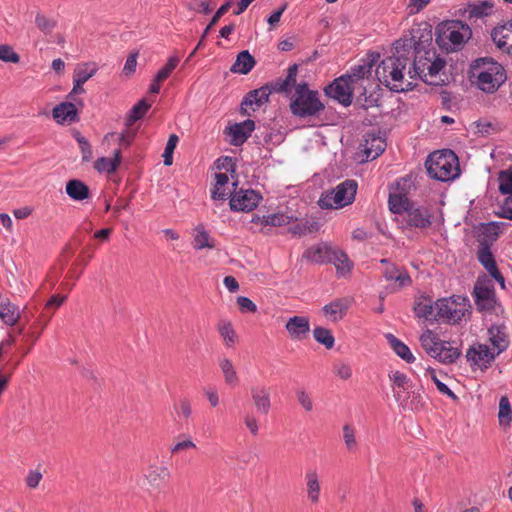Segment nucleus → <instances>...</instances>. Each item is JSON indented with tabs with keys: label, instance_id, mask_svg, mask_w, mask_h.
<instances>
[{
	"label": "nucleus",
	"instance_id": "c03bdc74",
	"mask_svg": "<svg viewBox=\"0 0 512 512\" xmlns=\"http://www.w3.org/2000/svg\"><path fill=\"white\" fill-rule=\"evenodd\" d=\"M498 420L499 424L503 427H508L512 421V409L507 396H502L500 398Z\"/></svg>",
	"mask_w": 512,
	"mask_h": 512
},
{
	"label": "nucleus",
	"instance_id": "dca6fc26",
	"mask_svg": "<svg viewBox=\"0 0 512 512\" xmlns=\"http://www.w3.org/2000/svg\"><path fill=\"white\" fill-rule=\"evenodd\" d=\"M372 66V63L369 62L357 65L352 67L350 72L345 75L361 95L366 94L367 83L370 82L372 76Z\"/></svg>",
	"mask_w": 512,
	"mask_h": 512
},
{
	"label": "nucleus",
	"instance_id": "bf43d9fd",
	"mask_svg": "<svg viewBox=\"0 0 512 512\" xmlns=\"http://www.w3.org/2000/svg\"><path fill=\"white\" fill-rule=\"evenodd\" d=\"M243 422L252 436H257L259 433V421L252 413H246L243 416Z\"/></svg>",
	"mask_w": 512,
	"mask_h": 512
},
{
	"label": "nucleus",
	"instance_id": "37998d69",
	"mask_svg": "<svg viewBox=\"0 0 512 512\" xmlns=\"http://www.w3.org/2000/svg\"><path fill=\"white\" fill-rule=\"evenodd\" d=\"M297 217L293 214L289 215L287 213H272L265 215V219L263 220L265 222V225H270L274 227H281L288 224L293 223V221H296Z\"/></svg>",
	"mask_w": 512,
	"mask_h": 512
},
{
	"label": "nucleus",
	"instance_id": "e2e57ef3",
	"mask_svg": "<svg viewBox=\"0 0 512 512\" xmlns=\"http://www.w3.org/2000/svg\"><path fill=\"white\" fill-rule=\"evenodd\" d=\"M431 0H409L407 11L409 15H415L430 4Z\"/></svg>",
	"mask_w": 512,
	"mask_h": 512
},
{
	"label": "nucleus",
	"instance_id": "79ce46f5",
	"mask_svg": "<svg viewBox=\"0 0 512 512\" xmlns=\"http://www.w3.org/2000/svg\"><path fill=\"white\" fill-rule=\"evenodd\" d=\"M389 208L394 214H401L410 208L409 200L407 197L401 196L396 193H389L388 199Z\"/></svg>",
	"mask_w": 512,
	"mask_h": 512
},
{
	"label": "nucleus",
	"instance_id": "0e129e2a",
	"mask_svg": "<svg viewBox=\"0 0 512 512\" xmlns=\"http://www.w3.org/2000/svg\"><path fill=\"white\" fill-rule=\"evenodd\" d=\"M176 412L184 419H189L192 415L191 403L187 399H181L177 406H175Z\"/></svg>",
	"mask_w": 512,
	"mask_h": 512
},
{
	"label": "nucleus",
	"instance_id": "a211bd4d",
	"mask_svg": "<svg viewBox=\"0 0 512 512\" xmlns=\"http://www.w3.org/2000/svg\"><path fill=\"white\" fill-rule=\"evenodd\" d=\"M285 328L292 340L302 341L310 332L309 318L305 316H293L288 319Z\"/></svg>",
	"mask_w": 512,
	"mask_h": 512
},
{
	"label": "nucleus",
	"instance_id": "3c124183",
	"mask_svg": "<svg viewBox=\"0 0 512 512\" xmlns=\"http://www.w3.org/2000/svg\"><path fill=\"white\" fill-rule=\"evenodd\" d=\"M180 58L178 56H171L167 63L158 71L157 80L165 81L172 73V71L177 67Z\"/></svg>",
	"mask_w": 512,
	"mask_h": 512
},
{
	"label": "nucleus",
	"instance_id": "f3484780",
	"mask_svg": "<svg viewBox=\"0 0 512 512\" xmlns=\"http://www.w3.org/2000/svg\"><path fill=\"white\" fill-rule=\"evenodd\" d=\"M497 353L485 344H476L471 346L466 353L467 360L479 368L487 366L495 359Z\"/></svg>",
	"mask_w": 512,
	"mask_h": 512
},
{
	"label": "nucleus",
	"instance_id": "58836bf2",
	"mask_svg": "<svg viewBox=\"0 0 512 512\" xmlns=\"http://www.w3.org/2000/svg\"><path fill=\"white\" fill-rule=\"evenodd\" d=\"M0 318L1 320L9 325H15L20 318L19 308L12 304L10 301H3L0 303Z\"/></svg>",
	"mask_w": 512,
	"mask_h": 512
},
{
	"label": "nucleus",
	"instance_id": "4be33fe9",
	"mask_svg": "<svg viewBox=\"0 0 512 512\" xmlns=\"http://www.w3.org/2000/svg\"><path fill=\"white\" fill-rule=\"evenodd\" d=\"M362 147V151L366 156V161L374 160L385 151L386 142L381 136L367 134Z\"/></svg>",
	"mask_w": 512,
	"mask_h": 512
},
{
	"label": "nucleus",
	"instance_id": "4d7b16f0",
	"mask_svg": "<svg viewBox=\"0 0 512 512\" xmlns=\"http://www.w3.org/2000/svg\"><path fill=\"white\" fill-rule=\"evenodd\" d=\"M478 260L485 267L486 270L493 268L496 265L494 256L492 255L489 247H482L478 251Z\"/></svg>",
	"mask_w": 512,
	"mask_h": 512
},
{
	"label": "nucleus",
	"instance_id": "774afa93",
	"mask_svg": "<svg viewBox=\"0 0 512 512\" xmlns=\"http://www.w3.org/2000/svg\"><path fill=\"white\" fill-rule=\"evenodd\" d=\"M296 397L299 402V404L305 409L306 411H312L313 409V402L309 396V394L304 390H298L296 392Z\"/></svg>",
	"mask_w": 512,
	"mask_h": 512
},
{
	"label": "nucleus",
	"instance_id": "7c9ffc66",
	"mask_svg": "<svg viewBox=\"0 0 512 512\" xmlns=\"http://www.w3.org/2000/svg\"><path fill=\"white\" fill-rule=\"evenodd\" d=\"M67 195L75 201H83L90 197L89 187L81 180L72 179L66 183Z\"/></svg>",
	"mask_w": 512,
	"mask_h": 512
},
{
	"label": "nucleus",
	"instance_id": "aec40b11",
	"mask_svg": "<svg viewBox=\"0 0 512 512\" xmlns=\"http://www.w3.org/2000/svg\"><path fill=\"white\" fill-rule=\"evenodd\" d=\"M251 398L257 412L267 415L271 409V389L265 385L251 388Z\"/></svg>",
	"mask_w": 512,
	"mask_h": 512
},
{
	"label": "nucleus",
	"instance_id": "20e7f679",
	"mask_svg": "<svg viewBox=\"0 0 512 512\" xmlns=\"http://www.w3.org/2000/svg\"><path fill=\"white\" fill-rule=\"evenodd\" d=\"M472 35L468 24L460 20L443 21L436 27L435 41L447 52L459 50Z\"/></svg>",
	"mask_w": 512,
	"mask_h": 512
},
{
	"label": "nucleus",
	"instance_id": "ddd939ff",
	"mask_svg": "<svg viewBox=\"0 0 512 512\" xmlns=\"http://www.w3.org/2000/svg\"><path fill=\"white\" fill-rule=\"evenodd\" d=\"M473 295L479 311H490L496 304L493 284L487 279H478L474 285Z\"/></svg>",
	"mask_w": 512,
	"mask_h": 512
},
{
	"label": "nucleus",
	"instance_id": "412c9836",
	"mask_svg": "<svg viewBox=\"0 0 512 512\" xmlns=\"http://www.w3.org/2000/svg\"><path fill=\"white\" fill-rule=\"evenodd\" d=\"M272 92H274V89H272L271 83L249 92L242 102V109H246L245 107L249 106L253 111H255L264 103L268 102L269 96Z\"/></svg>",
	"mask_w": 512,
	"mask_h": 512
},
{
	"label": "nucleus",
	"instance_id": "49530a36",
	"mask_svg": "<svg viewBox=\"0 0 512 512\" xmlns=\"http://www.w3.org/2000/svg\"><path fill=\"white\" fill-rule=\"evenodd\" d=\"M150 107L151 105L145 100L139 101L130 110L126 124L128 126L133 125L137 120L141 119L147 113Z\"/></svg>",
	"mask_w": 512,
	"mask_h": 512
},
{
	"label": "nucleus",
	"instance_id": "603ef678",
	"mask_svg": "<svg viewBox=\"0 0 512 512\" xmlns=\"http://www.w3.org/2000/svg\"><path fill=\"white\" fill-rule=\"evenodd\" d=\"M35 24L37 28L42 31L44 34H50L53 29L56 27V21L46 17L41 13H37L35 17Z\"/></svg>",
	"mask_w": 512,
	"mask_h": 512
},
{
	"label": "nucleus",
	"instance_id": "c9c22d12",
	"mask_svg": "<svg viewBox=\"0 0 512 512\" xmlns=\"http://www.w3.org/2000/svg\"><path fill=\"white\" fill-rule=\"evenodd\" d=\"M255 64L256 62L253 56L249 53V51L244 50L237 55L236 61L230 70L233 73L248 74L253 69Z\"/></svg>",
	"mask_w": 512,
	"mask_h": 512
},
{
	"label": "nucleus",
	"instance_id": "f704fd0d",
	"mask_svg": "<svg viewBox=\"0 0 512 512\" xmlns=\"http://www.w3.org/2000/svg\"><path fill=\"white\" fill-rule=\"evenodd\" d=\"M493 5L487 1L468 4L464 14L468 20L484 18L492 13Z\"/></svg>",
	"mask_w": 512,
	"mask_h": 512
},
{
	"label": "nucleus",
	"instance_id": "de8ad7c7",
	"mask_svg": "<svg viewBox=\"0 0 512 512\" xmlns=\"http://www.w3.org/2000/svg\"><path fill=\"white\" fill-rule=\"evenodd\" d=\"M313 336L318 343L323 344L327 349H331L334 346L335 339L332 332L327 328H314Z\"/></svg>",
	"mask_w": 512,
	"mask_h": 512
},
{
	"label": "nucleus",
	"instance_id": "9d476101",
	"mask_svg": "<svg viewBox=\"0 0 512 512\" xmlns=\"http://www.w3.org/2000/svg\"><path fill=\"white\" fill-rule=\"evenodd\" d=\"M381 263L387 264L383 270V277L388 282V285L386 286L388 293H397L400 290L411 286L412 279L406 269L394 264H388L386 259H382Z\"/></svg>",
	"mask_w": 512,
	"mask_h": 512
},
{
	"label": "nucleus",
	"instance_id": "2f4dec72",
	"mask_svg": "<svg viewBox=\"0 0 512 512\" xmlns=\"http://www.w3.org/2000/svg\"><path fill=\"white\" fill-rule=\"evenodd\" d=\"M121 162V151L119 149L115 150L113 153V157H101L98 158L94 163V168L99 173H114L119 167Z\"/></svg>",
	"mask_w": 512,
	"mask_h": 512
},
{
	"label": "nucleus",
	"instance_id": "5701e85b",
	"mask_svg": "<svg viewBox=\"0 0 512 512\" xmlns=\"http://www.w3.org/2000/svg\"><path fill=\"white\" fill-rule=\"evenodd\" d=\"M306 496L308 501L312 504H318L321 494V485L319 474L315 469H308L305 472Z\"/></svg>",
	"mask_w": 512,
	"mask_h": 512
},
{
	"label": "nucleus",
	"instance_id": "393cba45",
	"mask_svg": "<svg viewBox=\"0 0 512 512\" xmlns=\"http://www.w3.org/2000/svg\"><path fill=\"white\" fill-rule=\"evenodd\" d=\"M170 470L165 466H150L145 478L153 489L159 490L170 479Z\"/></svg>",
	"mask_w": 512,
	"mask_h": 512
},
{
	"label": "nucleus",
	"instance_id": "cd10ccee",
	"mask_svg": "<svg viewBox=\"0 0 512 512\" xmlns=\"http://www.w3.org/2000/svg\"><path fill=\"white\" fill-rule=\"evenodd\" d=\"M333 248L326 244H319L308 248L303 257L314 263H326L330 261Z\"/></svg>",
	"mask_w": 512,
	"mask_h": 512
},
{
	"label": "nucleus",
	"instance_id": "09e8293b",
	"mask_svg": "<svg viewBox=\"0 0 512 512\" xmlns=\"http://www.w3.org/2000/svg\"><path fill=\"white\" fill-rule=\"evenodd\" d=\"M499 191L503 195L512 194V169L499 173Z\"/></svg>",
	"mask_w": 512,
	"mask_h": 512
},
{
	"label": "nucleus",
	"instance_id": "a878e982",
	"mask_svg": "<svg viewBox=\"0 0 512 512\" xmlns=\"http://www.w3.org/2000/svg\"><path fill=\"white\" fill-rule=\"evenodd\" d=\"M255 129V123L252 120H245L241 123H236L230 127L229 134L231 135V142L233 145L243 144Z\"/></svg>",
	"mask_w": 512,
	"mask_h": 512
},
{
	"label": "nucleus",
	"instance_id": "b1692460",
	"mask_svg": "<svg viewBox=\"0 0 512 512\" xmlns=\"http://www.w3.org/2000/svg\"><path fill=\"white\" fill-rule=\"evenodd\" d=\"M351 305V299L344 297L333 300L332 302L326 304L322 311L326 317H328L332 321H338L342 319L348 308Z\"/></svg>",
	"mask_w": 512,
	"mask_h": 512
},
{
	"label": "nucleus",
	"instance_id": "6e6d98bb",
	"mask_svg": "<svg viewBox=\"0 0 512 512\" xmlns=\"http://www.w3.org/2000/svg\"><path fill=\"white\" fill-rule=\"evenodd\" d=\"M411 187L412 182L409 178H400L391 186L390 192L407 197Z\"/></svg>",
	"mask_w": 512,
	"mask_h": 512
},
{
	"label": "nucleus",
	"instance_id": "8fccbe9b",
	"mask_svg": "<svg viewBox=\"0 0 512 512\" xmlns=\"http://www.w3.org/2000/svg\"><path fill=\"white\" fill-rule=\"evenodd\" d=\"M343 440L348 451H355L357 449V440L355 429L348 424H345L342 428Z\"/></svg>",
	"mask_w": 512,
	"mask_h": 512
},
{
	"label": "nucleus",
	"instance_id": "a18cd8bd",
	"mask_svg": "<svg viewBox=\"0 0 512 512\" xmlns=\"http://www.w3.org/2000/svg\"><path fill=\"white\" fill-rule=\"evenodd\" d=\"M219 365L224 375L225 382L228 385H237L239 378L237 376V373L234 369L232 362L229 359L224 358L220 361Z\"/></svg>",
	"mask_w": 512,
	"mask_h": 512
},
{
	"label": "nucleus",
	"instance_id": "ea45409f",
	"mask_svg": "<svg viewBox=\"0 0 512 512\" xmlns=\"http://www.w3.org/2000/svg\"><path fill=\"white\" fill-rule=\"evenodd\" d=\"M217 330L226 347H233L235 345L237 335L230 321L221 320L217 324Z\"/></svg>",
	"mask_w": 512,
	"mask_h": 512
},
{
	"label": "nucleus",
	"instance_id": "a19ab883",
	"mask_svg": "<svg viewBox=\"0 0 512 512\" xmlns=\"http://www.w3.org/2000/svg\"><path fill=\"white\" fill-rule=\"evenodd\" d=\"M295 223L289 228V231L293 235H305L307 233L316 232L319 229V223L316 221H311L309 219H300L294 221Z\"/></svg>",
	"mask_w": 512,
	"mask_h": 512
},
{
	"label": "nucleus",
	"instance_id": "052dcab7",
	"mask_svg": "<svg viewBox=\"0 0 512 512\" xmlns=\"http://www.w3.org/2000/svg\"><path fill=\"white\" fill-rule=\"evenodd\" d=\"M230 8V2H226L225 4H223L217 11L216 13L214 14V16L212 17L210 23L208 24V26L205 28L203 34H202V38H205L207 36V34L209 33L210 29L219 21V19L225 14L228 12Z\"/></svg>",
	"mask_w": 512,
	"mask_h": 512
},
{
	"label": "nucleus",
	"instance_id": "f257e3e1",
	"mask_svg": "<svg viewBox=\"0 0 512 512\" xmlns=\"http://www.w3.org/2000/svg\"><path fill=\"white\" fill-rule=\"evenodd\" d=\"M431 39V30L421 29L418 26L412 28L409 35L397 40L394 44L393 55L383 59L375 70L379 82L395 92L412 90L415 84L407 75L408 64L414 56L412 47L420 49L423 43H427Z\"/></svg>",
	"mask_w": 512,
	"mask_h": 512
},
{
	"label": "nucleus",
	"instance_id": "6ab92c4d",
	"mask_svg": "<svg viewBox=\"0 0 512 512\" xmlns=\"http://www.w3.org/2000/svg\"><path fill=\"white\" fill-rule=\"evenodd\" d=\"M431 217L429 209L410 206L405 213L404 219L408 226L424 229L431 225Z\"/></svg>",
	"mask_w": 512,
	"mask_h": 512
},
{
	"label": "nucleus",
	"instance_id": "0eeeda50",
	"mask_svg": "<svg viewBox=\"0 0 512 512\" xmlns=\"http://www.w3.org/2000/svg\"><path fill=\"white\" fill-rule=\"evenodd\" d=\"M419 340L424 351L440 363H454L461 355L458 347L454 346L451 342L441 340L431 330H426Z\"/></svg>",
	"mask_w": 512,
	"mask_h": 512
},
{
	"label": "nucleus",
	"instance_id": "1a4fd4ad",
	"mask_svg": "<svg viewBox=\"0 0 512 512\" xmlns=\"http://www.w3.org/2000/svg\"><path fill=\"white\" fill-rule=\"evenodd\" d=\"M357 193V183L354 180H345L333 190L323 194L318 204L323 209H340L350 205Z\"/></svg>",
	"mask_w": 512,
	"mask_h": 512
},
{
	"label": "nucleus",
	"instance_id": "4468645a",
	"mask_svg": "<svg viewBox=\"0 0 512 512\" xmlns=\"http://www.w3.org/2000/svg\"><path fill=\"white\" fill-rule=\"evenodd\" d=\"M98 71V65L95 62L80 63L73 72V89L69 94V98H73L75 94H83L85 89L83 85L92 78Z\"/></svg>",
	"mask_w": 512,
	"mask_h": 512
},
{
	"label": "nucleus",
	"instance_id": "72a5a7b5",
	"mask_svg": "<svg viewBox=\"0 0 512 512\" xmlns=\"http://www.w3.org/2000/svg\"><path fill=\"white\" fill-rule=\"evenodd\" d=\"M414 312L417 317L424 318L425 320L438 321L436 310V302L433 304L428 298H422L414 306Z\"/></svg>",
	"mask_w": 512,
	"mask_h": 512
},
{
	"label": "nucleus",
	"instance_id": "c85d7f7f",
	"mask_svg": "<svg viewBox=\"0 0 512 512\" xmlns=\"http://www.w3.org/2000/svg\"><path fill=\"white\" fill-rule=\"evenodd\" d=\"M53 118L58 123H64V122H75L77 120V108L75 104L71 102H63L56 107H54L53 111Z\"/></svg>",
	"mask_w": 512,
	"mask_h": 512
},
{
	"label": "nucleus",
	"instance_id": "f8f14e48",
	"mask_svg": "<svg viewBox=\"0 0 512 512\" xmlns=\"http://www.w3.org/2000/svg\"><path fill=\"white\" fill-rule=\"evenodd\" d=\"M324 91L328 97L337 100L344 106H349L352 103L353 93L358 90L350 83L349 78L342 75L328 85Z\"/></svg>",
	"mask_w": 512,
	"mask_h": 512
},
{
	"label": "nucleus",
	"instance_id": "680f3d73",
	"mask_svg": "<svg viewBox=\"0 0 512 512\" xmlns=\"http://www.w3.org/2000/svg\"><path fill=\"white\" fill-rule=\"evenodd\" d=\"M77 142L79 143V146H80V150H81V154H82V161L89 162L93 157L91 145L82 136L77 137Z\"/></svg>",
	"mask_w": 512,
	"mask_h": 512
},
{
	"label": "nucleus",
	"instance_id": "9b49d317",
	"mask_svg": "<svg viewBox=\"0 0 512 512\" xmlns=\"http://www.w3.org/2000/svg\"><path fill=\"white\" fill-rule=\"evenodd\" d=\"M234 186L233 193L230 196V208L233 211L249 212L253 210L261 200V195L252 189H239L236 190L237 183Z\"/></svg>",
	"mask_w": 512,
	"mask_h": 512
},
{
	"label": "nucleus",
	"instance_id": "f03ea898",
	"mask_svg": "<svg viewBox=\"0 0 512 512\" xmlns=\"http://www.w3.org/2000/svg\"><path fill=\"white\" fill-rule=\"evenodd\" d=\"M432 39L423 43L420 49L412 47L414 56L410 64H408L407 75L413 82L416 79H421L429 85H438L443 81L440 77V71L445 66V61L436 56L435 51L426 50V46L431 43Z\"/></svg>",
	"mask_w": 512,
	"mask_h": 512
},
{
	"label": "nucleus",
	"instance_id": "423d86ee",
	"mask_svg": "<svg viewBox=\"0 0 512 512\" xmlns=\"http://www.w3.org/2000/svg\"><path fill=\"white\" fill-rule=\"evenodd\" d=\"M290 100L292 114L300 118L318 116L325 108V105L319 99V93L310 90L306 83H300L296 86Z\"/></svg>",
	"mask_w": 512,
	"mask_h": 512
},
{
	"label": "nucleus",
	"instance_id": "bb28decb",
	"mask_svg": "<svg viewBox=\"0 0 512 512\" xmlns=\"http://www.w3.org/2000/svg\"><path fill=\"white\" fill-rule=\"evenodd\" d=\"M297 72L298 65H290L287 69V75L284 79L279 78L271 83L274 92L288 93L292 87L296 88V86L298 85L296 84Z\"/></svg>",
	"mask_w": 512,
	"mask_h": 512
},
{
	"label": "nucleus",
	"instance_id": "2eb2a0df",
	"mask_svg": "<svg viewBox=\"0 0 512 512\" xmlns=\"http://www.w3.org/2000/svg\"><path fill=\"white\" fill-rule=\"evenodd\" d=\"M491 38L500 51L512 56V18L494 27Z\"/></svg>",
	"mask_w": 512,
	"mask_h": 512
},
{
	"label": "nucleus",
	"instance_id": "864d4df0",
	"mask_svg": "<svg viewBox=\"0 0 512 512\" xmlns=\"http://www.w3.org/2000/svg\"><path fill=\"white\" fill-rule=\"evenodd\" d=\"M389 379L392 382L393 389L398 388L407 390L409 388L410 379L406 374L400 371H393L389 374Z\"/></svg>",
	"mask_w": 512,
	"mask_h": 512
},
{
	"label": "nucleus",
	"instance_id": "7ed1b4c3",
	"mask_svg": "<svg viewBox=\"0 0 512 512\" xmlns=\"http://www.w3.org/2000/svg\"><path fill=\"white\" fill-rule=\"evenodd\" d=\"M469 77L485 93L496 92L507 79L504 67L491 57L474 60L470 65Z\"/></svg>",
	"mask_w": 512,
	"mask_h": 512
},
{
	"label": "nucleus",
	"instance_id": "69168bd1",
	"mask_svg": "<svg viewBox=\"0 0 512 512\" xmlns=\"http://www.w3.org/2000/svg\"><path fill=\"white\" fill-rule=\"evenodd\" d=\"M233 191L229 186H219L215 184L214 189L211 191L212 198L215 200H224L227 197H230Z\"/></svg>",
	"mask_w": 512,
	"mask_h": 512
},
{
	"label": "nucleus",
	"instance_id": "c756f323",
	"mask_svg": "<svg viewBox=\"0 0 512 512\" xmlns=\"http://www.w3.org/2000/svg\"><path fill=\"white\" fill-rule=\"evenodd\" d=\"M192 245L196 250L213 249L216 247V240L210 236L203 225H198L194 229Z\"/></svg>",
	"mask_w": 512,
	"mask_h": 512
},
{
	"label": "nucleus",
	"instance_id": "4c0bfd02",
	"mask_svg": "<svg viewBox=\"0 0 512 512\" xmlns=\"http://www.w3.org/2000/svg\"><path fill=\"white\" fill-rule=\"evenodd\" d=\"M329 262L333 263L337 272L343 276L350 273L353 267V263L350 261L347 254L336 249H333Z\"/></svg>",
	"mask_w": 512,
	"mask_h": 512
},
{
	"label": "nucleus",
	"instance_id": "13d9d810",
	"mask_svg": "<svg viewBox=\"0 0 512 512\" xmlns=\"http://www.w3.org/2000/svg\"><path fill=\"white\" fill-rule=\"evenodd\" d=\"M0 60L7 63H18L19 55L9 45H0Z\"/></svg>",
	"mask_w": 512,
	"mask_h": 512
},
{
	"label": "nucleus",
	"instance_id": "5fc2aeb1",
	"mask_svg": "<svg viewBox=\"0 0 512 512\" xmlns=\"http://www.w3.org/2000/svg\"><path fill=\"white\" fill-rule=\"evenodd\" d=\"M179 141V138L176 134H171L166 143V147L163 153L164 164L166 166H170L173 163V152L176 148V145Z\"/></svg>",
	"mask_w": 512,
	"mask_h": 512
},
{
	"label": "nucleus",
	"instance_id": "338daca9",
	"mask_svg": "<svg viewBox=\"0 0 512 512\" xmlns=\"http://www.w3.org/2000/svg\"><path fill=\"white\" fill-rule=\"evenodd\" d=\"M237 304L239 306V309L242 311V312H251V313H254L257 311V306L255 305V303L250 300L248 297H245V296H239L237 298Z\"/></svg>",
	"mask_w": 512,
	"mask_h": 512
},
{
	"label": "nucleus",
	"instance_id": "473e14b6",
	"mask_svg": "<svg viewBox=\"0 0 512 512\" xmlns=\"http://www.w3.org/2000/svg\"><path fill=\"white\" fill-rule=\"evenodd\" d=\"M386 339L392 348V350L399 356L402 360L407 363H414L416 358L411 352L410 348L401 340H399L393 334H387Z\"/></svg>",
	"mask_w": 512,
	"mask_h": 512
},
{
	"label": "nucleus",
	"instance_id": "e433bc0d",
	"mask_svg": "<svg viewBox=\"0 0 512 512\" xmlns=\"http://www.w3.org/2000/svg\"><path fill=\"white\" fill-rule=\"evenodd\" d=\"M489 340L493 346V350L497 355L502 353L508 347V340L506 333L501 327H491L488 330Z\"/></svg>",
	"mask_w": 512,
	"mask_h": 512
},
{
	"label": "nucleus",
	"instance_id": "39448f33",
	"mask_svg": "<svg viewBox=\"0 0 512 512\" xmlns=\"http://www.w3.org/2000/svg\"><path fill=\"white\" fill-rule=\"evenodd\" d=\"M425 165L429 176L438 181H451L460 175L459 160L452 150L433 152Z\"/></svg>",
	"mask_w": 512,
	"mask_h": 512
},
{
	"label": "nucleus",
	"instance_id": "6e6552de",
	"mask_svg": "<svg viewBox=\"0 0 512 512\" xmlns=\"http://www.w3.org/2000/svg\"><path fill=\"white\" fill-rule=\"evenodd\" d=\"M438 321L448 324H458L471 312L470 301L467 297L453 295L436 301Z\"/></svg>",
	"mask_w": 512,
	"mask_h": 512
}]
</instances>
